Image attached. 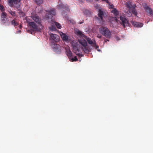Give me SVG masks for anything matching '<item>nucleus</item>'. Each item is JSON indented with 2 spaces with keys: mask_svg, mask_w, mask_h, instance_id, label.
<instances>
[{
  "mask_svg": "<svg viewBox=\"0 0 153 153\" xmlns=\"http://www.w3.org/2000/svg\"><path fill=\"white\" fill-rule=\"evenodd\" d=\"M99 32L102 35L107 38H110L111 36V32L106 27L102 26L99 28Z\"/></svg>",
  "mask_w": 153,
  "mask_h": 153,
  "instance_id": "obj_1",
  "label": "nucleus"
},
{
  "mask_svg": "<svg viewBox=\"0 0 153 153\" xmlns=\"http://www.w3.org/2000/svg\"><path fill=\"white\" fill-rule=\"evenodd\" d=\"M20 0H7V2L10 7H15L18 9L20 6Z\"/></svg>",
  "mask_w": 153,
  "mask_h": 153,
  "instance_id": "obj_2",
  "label": "nucleus"
},
{
  "mask_svg": "<svg viewBox=\"0 0 153 153\" xmlns=\"http://www.w3.org/2000/svg\"><path fill=\"white\" fill-rule=\"evenodd\" d=\"M1 21L3 24L5 25L9 26L10 24L9 20L7 18V14L5 12H2L1 15Z\"/></svg>",
  "mask_w": 153,
  "mask_h": 153,
  "instance_id": "obj_3",
  "label": "nucleus"
},
{
  "mask_svg": "<svg viewBox=\"0 0 153 153\" xmlns=\"http://www.w3.org/2000/svg\"><path fill=\"white\" fill-rule=\"evenodd\" d=\"M46 13L45 17L46 19L49 22V19H51L53 15H55L56 14L55 9L54 8H51L50 10H46Z\"/></svg>",
  "mask_w": 153,
  "mask_h": 153,
  "instance_id": "obj_4",
  "label": "nucleus"
},
{
  "mask_svg": "<svg viewBox=\"0 0 153 153\" xmlns=\"http://www.w3.org/2000/svg\"><path fill=\"white\" fill-rule=\"evenodd\" d=\"M28 23L29 26L33 29L34 31H40L42 28V25H37L34 22H29Z\"/></svg>",
  "mask_w": 153,
  "mask_h": 153,
  "instance_id": "obj_5",
  "label": "nucleus"
},
{
  "mask_svg": "<svg viewBox=\"0 0 153 153\" xmlns=\"http://www.w3.org/2000/svg\"><path fill=\"white\" fill-rule=\"evenodd\" d=\"M59 36L57 35L52 33L50 35V39L53 43L59 41Z\"/></svg>",
  "mask_w": 153,
  "mask_h": 153,
  "instance_id": "obj_6",
  "label": "nucleus"
},
{
  "mask_svg": "<svg viewBox=\"0 0 153 153\" xmlns=\"http://www.w3.org/2000/svg\"><path fill=\"white\" fill-rule=\"evenodd\" d=\"M59 4L57 5V8L59 9H65L67 11H69V9L67 5H64L61 2V0H59Z\"/></svg>",
  "mask_w": 153,
  "mask_h": 153,
  "instance_id": "obj_7",
  "label": "nucleus"
},
{
  "mask_svg": "<svg viewBox=\"0 0 153 153\" xmlns=\"http://www.w3.org/2000/svg\"><path fill=\"white\" fill-rule=\"evenodd\" d=\"M120 19L121 21V24L124 27H125L128 24V20L124 17L120 16Z\"/></svg>",
  "mask_w": 153,
  "mask_h": 153,
  "instance_id": "obj_8",
  "label": "nucleus"
},
{
  "mask_svg": "<svg viewBox=\"0 0 153 153\" xmlns=\"http://www.w3.org/2000/svg\"><path fill=\"white\" fill-rule=\"evenodd\" d=\"M72 46L74 52L75 53H76V54L80 55V54H78V53H78L79 52V50L78 48V44L77 42L76 43L74 44H72Z\"/></svg>",
  "mask_w": 153,
  "mask_h": 153,
  "instance_id": "obj_9",
  "label": "nucleus"
},
{
  "mask_svg": "<svg viewBox=\"0 0 153 153\" xmlns=\"http://www.w3.org/2000/svg\"><path fill=\"white\" fill-rule=\"evenodd\" d=\"M31 18L36 23L38 24L40 23L41 19L37 15L32 16Z\"/></svg>",
  "mask_w": 153,
  "mask_h": 153,
  "instance_id": "obj_10",
  "label": "nucleus"
},
{
  "mask_svg": "<svg viewBox=\"0 0 153 153\" xmlns=\"http://www.w3.org/2000/svg\"><path fill=\"white\" fill-rule=\"evenodd\" d=\"M132 24L135 27H140L143 26V23L140 22H133Z\"/></svg>",
  "mask_w": 153,
  "mask_h": 153,
  "instance_id": "obj_11",
  "label": "nucleus"
},
{
  "mask_svg": "<svg viewBox=\"0 0 153 153\" xmlns=\"http://www.w3.org/2000/svg\"><path fill=\"white\" fill-rule=\"evenodd\" d=\"M61 34H60V36L61 38L63 41L67 42L68 40V36L66 35L65 34L61 32Z\"/></svg>",
  "mask_w": 153,
  "mask_h": 153,
  "instance_id": "obj_12",
  "label": "nucleus"
},
{
  "mask_svg": "<svg viewBox=\"0 0 153 153\" xmlns=\"http://www.w3.org/2000/svg\"><path fill=\"white\" fill-rule=\"evenodd\" d=\"M104 15V12L100 9H99L98 14V16L100 17L101 20L103 19V16Z\"/></svg>",
  "mask_w": 153,
  "mask_h": 153,
  "instance_id": "obj_13",
  "label": "nucleus"
},
{
  "mask_svg": "<svg viewBox=\"0 0 153 153\" xmlns=\"http://www.w3.org/2000/svg\"><path fill=\"white\" fill-rule=\"evenodd\" d=\"M66 54L67 55V56L69 58L72 56V53L69 49H66Z\"/></svg>",
  "mask_w": 153,
  "mask_h": 153,
  "instance_id": "obj_14",
  "label": "nucleus"
},
{
  "mask_svg": "<svg viewBox=\"0 0 153 153\" xmlns=\"http://www.w3.org/2000/svg\"><path fill=\"white\" fill-rule=\"evenodd\" d=\"M136 7V5L135 4L134 5V7L131 9L130 10L131 11L132 13L135 16H137V12L136 11L135 8Z\"/></svg>",
  "mask_w": 153,
  "mask_h": 153,
  "instance_id": "obj_15",
  "label": "nucleus"
},
{
  "mask_svg": "<svg viewBox=\"0 0 153 153\" xmlns=\"http://www.w3.org/2000/svg\"><path fill=\"white\" fill-rule=\"evenodd\" d=\"M83 13L85 15L90 16L91 15V11L89 10L85 9L83 11Z\"/></svg>",
  "mask_w": 153,
  "mask_h": 153,
  "instance_id": "obj_16",
  "label": "nucleus"
},
{
  "mask_svg": "<svg viewBox=\"0 0 153 153\" xmlns=\"http://www.w3.org/2000/svg\"><path fill=\"white\" fill-rule=\"evenodd\" d=\"M79 42L81 44L83 47H86L87 45V43L86 41L83 39V40L79 41Z\"/></svg>",
  "mask_w": 153,
  "mask_h": 153,
  "instance_id": "obj_17",
  "label": "nucleus"
},
{
  "mask_svg": "<svg viewBox=\"0 0 153 153\" xmlns=\"http://www.w3.org/2000/svg\"><path fill=\"white\" fill-rule=\"evenodd\" d=\"M75 33L78 36L81 37L83 36L84 35L82 33V32L78 29H76V30H75Z\"/></svg>",
  "mask_w": 153,
  "mask_h": 153,
  "instance_id": "obj_18",
  "label": "nucleus"
},
{
  "mask_svg": "<svg viewBox=\"0 0 153 153\" xmlns=\"http://www.w3.org/2000/svg\"><path fill=\"white\" fill-rule=\"evenodd\" d=\"M126 7L130 10L134 7V5H132L131 3L129 1H127L126 3Z\"/></svg>",
  "mask_w": 153,
  "mask_h": 153,
  "instance_id": "obj_19",
  "label": "nucleus"
},
{
  "mask_svg": "<svg viewBox=\"0 0 153 153\" xmlns=\"http://www.w3.org/2000/svg\"><path fill=\"white\" fill-rule=\"evenodd\" d=\"M111 12L113 13L114 15L117 16L119 14V12L115 8H113L112 10L111 11Z\"/></svg>",
  "mask_w": 153,
  "mask_h": 153,
  "instance_id": "obj_20",
  "label": "nucleus"
},
{
  "mask_svg": "<svg viewBox=\"0 0 153 153\" xmlns=\"http://www.w3.org/2000/svg\"><path fill=\"white\" fill-rule=\"evenodd\" d=\"M146 12L148 13L150 15H152L153 13V11L152 9L148 7H146Z\"/></svg>",
  "mask_w": 153,
  "mask_h": 153,
  "instance_id": "obj_21",
  "label": "nucleus"
},
{
  "mask_svg": "<svg viewBox=\"0 0 153 153\" xmlns=\"http://www.w3.org/2000/svg\"><path fill=\"white\" fill-rule=\"evenodd\" d=\"M8 12L13 17H15L16 16V12L15 11H13L10 9L8 10Z\"/></svg>",
  "mask_w": 153,
  "mask_h": 153,
  "instance_id": "obj_22",
  "label": "nucleus"
},
{
  "mask_svg": "<svg viewBox=\"0 0 153 153\" xmlns=\"http://www.w3.org/2000/svg\"><path fill=\"white\" fill-rule=\"evenodd\" d=\"M86 40L88 42V43L89 44L93 45V44H94V40H92L90 38L88 37L86 39Z\"/></svg>",
  "mask_w": 153,
  "mask_h": 153,
  "instance_id": "obj_23",
  "label": "nucleus"
},
{
  "mask_svg": "<svg viewBox=\"0 0 153 153\" xmlns=\"http://www.w3.org/2000/svg\"><path fill=\"white\" fill-rule=\"evenodd\" d=\"M11 24L13 25H14L15 26H17L18 25V23L17 22L16 20V19H14L12 20L10 22Z\"/></svg>",
  "mask_w": 153,
  "mask_h": 153,
  "instance_id": "obj_24",
  "label": "nucleus"
},
{
  "mask_svg": "<svg viewBox=\"0 0 153 153\" xmlns=\"http://www.w3.org/2000/svg\"><path fill=\"white\" fill-rule=\"evenodd\" d=\"M19 16L20 17H23L25 16L26 14L24 12H22L21 10H20L18 12Z\"/></svg>",
  "mask_w": 153,
  "mask_h": 153,
  "instance_id": "obj_25",
  "label": "nucleus"
},
{
  "mask_svg": "<svg viewBox=\"0 0 153 153\" xmlns=\"http://www.w3.org/2000/svg\"><path fill=\"white\" fill-rule=\"evenodd\" d=\"M94 44H93V45H92V46L93 47H94L95 48V49H97L98 51H100V50L99 49H97L99 48V46L98 45H97L96 43V42L95 41V40H94Z\"/></svg>",
  "mask_w": 153,
  "mask_h": 153,
  "instance_id": "obj_26",
  "label": "nucleus"
},
{
  "mask_svg": "<svg viewBox=\"0 0 153 153\" xmlns=\"http://www.w3.org/2000/svg\"><path fill=\"white\" fill-rule=\"evenodd\" d=\"M54 48L56 49L59 50L60 48V46L59 45L54 44Z\"/></svg>",
  "mask_w": 153,
  "mask_h": 153,
  "instance_id": "obj_27",
  "label": "nucleus"
},
{
  "mask_svg": "<svg viewBox=\"0 0 153 153\" xmlns=\"http://www.w3.org/2000/svg\"><path fill=\"white\" fill-rule=\"evenodd\" d=\"M69 59H70V61H71L72 62L76 61L78 60L76 56H75L74 58H69Z\"/></svg>",
  "mask_w": 153,
  "mask_h": 153,
  "instance_id": "obj_28",
  "label": "nucleus"
},
{
  "mask_svg": "<svg viewBox=\"0 0 153 153\" xmlns=\"http://www.w3.org/2000/svg\"><path fill=\"white\" fill-rule=\"evenodd\" d=\"M37 4H40L42 3L43 0H33Z\"/></svg>",
  "mask_w": 153,
  "mask_h": 153,
  "instance_id": "obj_29",
  "label": "nucleus"
},
{
  "mask_svg": "<svg viewBox=\"0 0 153 153\" xmlns=\"http://www.w3.org/2000/svg\"><path fill=\"white\" fill-rule=\"evenodd\" d=\"M83 49L84 52L85 53H88L89 52V49L86 47H84Z\"/></svg>",
  "mask_w": 153,
  "mask_h": 153,
  "instance_id": "obj_30",
  "label": "nucleus"
},
{
  "mask_svg": "<svg viewBox=\"0 0 153 153\" xmlns=\"http://www.w3.org/2000/svg\"><path fill=\"white\" fill-rule=\"evenodd\" d=\"M54 23H55V25L58 28L60 29L61 28V25H60V24H59V23H58L56 22H55Z\"/></svg>",
  "mask_w": 153,
  "mask_h": 153,
  "instance_id": "obj_31",
  "label": "nucleus"
},
{
  "mask_svg": "<svg viewBox=\"0 0 153 153\" xmlns=\"http://www.w3.org/2000/svg\"><path fill=\"white\" fill-rule=\"evenodd\" d=\"M108 8L109 9H113L114 8V5L113 4H110V2L109 1V3H108Z\"/></svg>",
  "mask_w": 153,
  "mask_h": 153,
  "instance_id": "obj_32",
  "label": "nucleus"
},
{
  "mask_svg": "<svg viewBox=\"0 0 153 153\" xmlns=\"http://www.w3.org/2000/svg\"><path fill=\"white\" fill-rule=\"evenodd\" d=\"M51 30L53 31L56 30V27L55 26H53V25H52L51 26Z\"/></svg>",
  "mask_w": 153,
  "mask_h": 153,
  "instance_id": "obj_33",
  "label": "nucleus"
},
{
  "mask_svg": "<svg viewBox=\"0 0 153 153\" xmlns=\"http://www.w3.org/2000/svg\"><path fill=\"white\" fill-rule=\"evenodd\" d=\"M97 37L100 38V39L102 37V36H101V35L100 34H98L97 35Z\"/></svg>",
  "mask_w": 153,
  "mask_h": 153,
  "instance_id": "obj_34",
  "label": "nucleus"
},
{
  "mask_svg": "<svg viewBox=\"0 0 153 153\" xmlns=\"http://www.w3.org/2000/svg\"><path fill=\"white\" fill-rule=\"evenodd\" d=\"M107 41H109V40L108 39H104V42H107Z\"/></svg>",
  "mask_w": 153,
  "mask_h": 153,
  "instance_id": "obj_35",
  "label": "nucleus"
},
{
  "mask_svg": "<svg viewBox=\"0 0 153 153\" xmlns=\"http://www.w3.org/2000/svg\"><path fill=\"white\" fill-rule=\"evenodd\" d=\"M131 12L129 10H128L127 11V13H130Z\"/></svg>",
  "mask_w": 153,
  "mask_h": 153,
  "instance_id": "obj_36",
  "label": "nucleus"
},
{
  "mask_svg": "<svg viewBox=\"0 0 153 153\" xmlns=\"http://www.w3.org/2000/svg\"><path fill=\"white\" fill-rule=\"evenodd\" d=\"M97 1H99V0H96Z\"/></svg>",
  "mask_w": 153,
  "mask_h": 153,
  "instance_id": "obj_37",
  "label": "nucleus"
}]
</instances>
